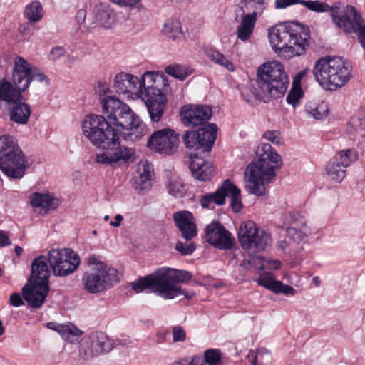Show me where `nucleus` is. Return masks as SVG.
I'll return each mask as SVG.
<instances>
[{"label":"nucleus","mask_w":365,"mask_h":365,"mask_svg":"<svg viewBox=\"0 0 365 365\" xmlns=\"http://www.w3.org/2000/svg\"><path fill=\"white\" fill-rule=\"evenodd\" d=\"M272 49L284 59L304 54L310 39L309 29L299 22L279 24L269 29Z\"/></svg>","instance_id":"2"},{"label":"nucleus","mask_w":365,"mask_h":365,"mask_svg":"<svg viewBox=\"0 0 365 365\" xmlns=\"http://www.w3.org/2000/svg\"><path fill=\"white\" fill-rule=\"evenodd\" d=\"M175 248L181 254V255H190L194 252L195 250V245L192 242L187 244L178 241Z\"/></svg>","instance_id":"53"},{"label":"nucleus","mask_w":365,"mask_h":365,"mask_svg":"<svg viewBox=\"0 0 365 365\" xmlns=\"http://www.w3.org/2000/svg\"><path fill=\"white\" fill-rule=\"evenodd\" d=\"M351 128L348 130L350 133H359L365 130V119L354 116L349 122Z\"/></svg>","instance_id":"51"},{"label":"nucleus","mask_w":365,"mask_h":365,"mask_svg":"<svg viewBox=\"0 0 365 365\" xmlns=\"http://www.w3.org/2000/svg\"><path fill=\"white\" fill-rule=\"evenodd\" d=\"M96 162L103 165H109L115 163L113 160V155L110 150H107V152H104L101 154H98L96 155Z\"/></svg>","instance_id":"57"},{"label":"nucleus","mask_w":365,"mask_h":365,"mask_svg":"<svg viewBox=\"0 0 365 365\" xmlns=\"http://www.w3.org/2000/svg\"><path fill=\"white\" fill-rule=\"evenodd\" d=\"M17 146V140L14 136L8 134L0 135V156Z\"/></svg>","instance_id":"46"},{"label":"nucleus","mask_w":365,"mask_h":365,"mask_svg":"<svg viewBox=\"0 0 365 365\" xmlns=\"http://www.w3.org/2000/svg\"><path fill=\"white\" fill-rule=\"evenodd\" d=\"M83 135L96 146L103 148L110 137L120 130L110 125L103 115H88L82 122Z\"/></svg>","instance_id":"7"},{"label":"nucleus","mask_w":365,"mask_h":365,"mask_svg":"<svg viewBox=\"0 0 365 365\" xmlns=\"http://www.w3.org/2000/svg\"><path fill=\"white\" fill-rule=\"evenodd\" d=\"M226 184L227 185L225 186V197L230 198V207L237 213L242 207L240 190L228 179L226 180Z\"/></svg>","instance_id":"35"},{"label":"nucleus","mask_w":365,"mask_h":365,"mask_svg":"<svg viewBox=\"0 0 365 365\" xmlns=\"http://www.w3.org/2000/svg\"><path fill=\"white\" fill-rule=\"evenodd\" d=\"M162 32L168 38H172L173 40H176L182 34L180 21L175 19H170L166 20L164 24Z\"/></svg>","instance_id":"37"},{"label":"nucleus","mask_w":365,"mask_h":365,"mask_svg":"<svg viewBox=\"0 0 365 365\" xmlns=\"http://www.w3.org/2000/svg\"><path fill=\"white\" fill-rule=\"evenodd\" d=\"M9 304L13 307H20L24 304V301L19 293L15 292L10 296Z\"/></svg>","instance_id":"63"},{"label":"nucleus","mask_w":365,"mask_h":365,"mask_svg":"<svg viewBox=\"0 0 365 365\" xmlns=\"http://www.w3.org/2000/svg\"><path fill=\"white\" fill-rule=\"evenodd\" d=\"M167 269L173 270V271H175L177 272H181L182 275L184 276L183 279L182 280H180V279L174 280V285H175V288H177V289H178V294H176L174 297V298L181 296V295H184V297L186 299H191L195 295V293L193 292H186V291L183 290L181 288V287L179 285V284L180 283H185V282H189L192 278V274L190 272L186 271V270H180V269H172V268H168Z\"/></svg>","instance_id":"40"},{"label":"nucleus","mask_w":365,"mask_h":365,"mask_svg":"<svg viewBox=\"0 0 365 365\" xmlns=\"http://www.w3.org/2000/svg\"><path fill=\"white\" fill-rule=\"evenodd\" d=\"M173 220L184 239L190 240L197 235V226L193 215L190 212L186 210L176 212L173 215Z\"/></svg>","instance_id":"24"},{"label":"nucleus","mask_w":365,"mask_h":365,"mask_svg":"<svg viewBox=\"0 0 365 365\" xmlns=\"http://www.w3.org/2000/svg\"><path fill=\"white\" fill-rule=\"evenodd\" d=\"M142 100L146 105L151 121L153 123H158L161 120L166 108V96L163 93Z\"/></svg>","instance_id":"28"},{"label":"nucleus","mask_w":365,"mask_h":365,"mask_svg":"<svg viewBox=\"0 0 365 365\" xmlns=\"http://www.w3.org/2000/svg\"><path fill=\"white\" fill-rule=\"evenodd\" d=\"M179 135L169 128L158 130L150 136L147 146L150 150L160 155H171L178 150Z\"/></svg>","instance_id":"12"},{"label":"nucleus","mask_w":365,"mask_h":365,"mask_svg":"<svg viewBox=\"0 0 365 365\" xmlns=\"http://www.w3.org/2000/svg\"><path fill=\"white\" fill-rule=\"evenodd\" d=\"M262 136L267 140L277 145H280L284 143L281 133L279 130H267Z\"/></svg>","instance_id":"52"},{"label":"nucleus","mask_w":365,"mask_h":365,"mask_svg":"<svg viewBox=\"0 0 365 365\" xmlns=\"http://www.w3.org/2000/svg\"><path fill=\"white\" fill-rule=\"evenodd\" d=\"M358 158L355 149L339 151L327 164L326 173L332 180L341 182L346 176V168Z\"/></svg>","instance_id":"15"},{"label":"nucleus","mask_w":365,"mask_h":365,"mask_svg":"<svg viewBox=\"0 0 365 365\" xmlns=\"http://www.w3.org/2000/svg\"><path fill=\"white\" fill-rule=\"evenodd\" d=\"M28 166L26 157L19 146L0 156V170L10 178L21 179L23 178Z\"/></svg>","instance_id":"13"},{"label":"nucleus","mask_w":365,"mask_h":365,"mask_svg":"<svg viewBox=\"0 0 365 365\" xmlns=\"http://www.w3.org/2000/svg\"><path fill=\"white\" fill-rule=\"evenodd\" d=\"M245 1V10L247 11L245 14L257 19V16H261L267 7V5L263 4V3L255 2L252 0Z\"/></svg>","instance_id":"45"},{"label":"nucleus","mask_w":365,"mask_h":365,"mask_svg":"<svg viewBox=\"0 0 365 365\" xmlns=\"http://www.w3.org/2000/svg\"><path fill=\"white\" fill-rule=\"evenodd\" d=\"M103 113L112 126L125 129L126 140L135 141L145 135L146 125L133 112L130 108L118 98L110 96L101 98Z\"/></svg>","instance_id":"4"},{"label":"nucleus","mask_w":365,"mask_h":365,"mask_svg":"<svg viewBox=\"0 0 365 365\" xmlns=\"http://www.w3.org/2000/svg\"><path fill=\"white\" fill-rule=\"evenodd\" d=\"M211 108L207 106L186 105L181 108L182 122L186 126L204 125L211 118Z\"/></svg>","instance_id":"19"},{"label":"nucleus","mask_w":365,"mask_h":365,"mask_svg":"<svg viewBox=\"0 0 365 365\" xmlns=\"http://www.w3.org/2000/svg\"><path fill=\"white\" fill-rule=\"evenodd\" d=\"M88 264L95 266L91 271H108L109 268L104 262H101L99 257L96 255L91 256L88 259Z\"/></svg>","instance_id":"55"},{"label":"nucleus","mask_w":365,"mask_h":365,"mask_svg":"<svg viewBox=\"0 0 365 365\" xmlns=\"http://www.w3.org/2000/svg\"><path fill=\"white\" fill-rule=\"evenodd\" d=\"M258 160L250 163L245 173V187L250 194L264 195V184L270 182L282 165L279 155L269 143H260L256 150Z\"/></svg>","instance_id":"1"},{"label":"nucleus","mask_w":365,"mask_h":365,"mask_svg":"<svg viewBox=\"0 0 365 365\" xmlns=\"http://www.w3.org/2000/svg\"><path fill=\"white\" fill-rule=\"evenodd\" d=\"M328 107L324 103L319 104L309 103L306 105V112L314 119L320 120L328 114Z\"/></svg>","instance_id":"42"},{"label":"nucleus","mask_w":365,"mask_h":365,"mask_svg":"<svg viewBox=\"0 0 365 365\" xmlns=\"http://www.w3.org/2000/svg\"><path fill=\"white\" fill-rule=\"evenodd\" d=\"M166 73L180 81L185 80L190 74L189 69L180 64L169 65L165 68Z\"/></svg>","instance_id":"44"},{"label":"nucleus","mask_w":365,"mask_h":365,"mask_svg":"<svg viewBox=\"0 0 365 365\" xmlns=\"http://www.w3.org/2000/svg\"><path fill=\"white\" fill-rule=\"evenodd\" d=\"M114 342L105 333L96 331L86 336L79 346V354L84 359H90L103 352H108L114 347Z\"/></svg>","instance_id":"14"},{"label":"nucleus","mask_w":365,"mask_h":365,"mask_svg":"<svg viewBox=\"0 0 365 365\" xmlns=\"http://www.w3.org/2000/svg\"><path fill=\"white\" fill-rule=\"evenodd\" d=\"M289 83L284 66L274 61L259 67L256 86H252L251 91L256 98L268 103L272 99L284 96Z\"/></svg>","instance_id":"3"},{"label":"nucleus","mask_w":365,"mask_h":365,"mask_svg":"<svg viewBox=\"0 0 365 365\" xmlns=\"http://www.w3.org/2000/svg\"><path fill=\"white\" fill-rule=\"evenodd\" d=\"M140 86V79L130 73H118L114 78L113 88L118 93H136Z\"/></svg>","instance_id":"26"},{"label":"nucleus","mask_w":365,"mask_h":365,"mask_svg":"<svg viewBox=\"0 0 365 365\" xmlns=\"http://www.w3.org/2000/svg\"><path fill=\"white\" fill-rule=\"evenodd\" d=\"M257 284L275 294H284L285 295H294L296 290L291 286L283 284L282 282L274 279L271 273L261 274L257 279Z\"/></svg>","instance_id":"29"},{"label":"nucleus","mask_w":365,"mask_h":365,"mask_svg":"<svg viewBox=\"0 0 365 365\" xmlns=\"http://www.w3.org/2000/svg\"><path fill=\"white\" fill-rule=\"evenodd\" d=\"M286 221L290 225L289 226L306 227L304 218L296 211L289 212L286 215Z\"/></svg>","instance_id":"50"},{"label":"nucleus","mask_w":365,"mask_h":365,"mask_svg":"<svg viewBox=\"0 0 365 365\" xmlns=\"http://www.w3.org/2000/svg\"><path fill=\"white\" fill-rule=\"evenodd\" d=\"M207 56L210 60L221 66H223L229 71H233L235 70L233 63L219 51L212 49L208 50L207 51Z\"/></svg>","instance_id":"41"},{"label":"nucleus","mask_w":365,"mask_h":365,"mask_svg":"<svg viewBox=\"0 0 365 365\" xmlns=\"http://www.w3.org/2000/svg\"><path fill=\"white\" fill-rule=\"evenodd\" d=\"M14 68L16 71V80L19 84L23 83L24 88L27 89L32 81L46 82V85L49 84V79L38 68L21 56H16L14 58Z\"/></svg>","instance_id":"17"},{"label":"nucleus","mask_w":365,"mask_h":365,"mask_svg":"<svg viewBox=\"0 0 365 365\" xmlns=\"http://www.w3.org/2000/svg\"><path fill=\"white\" fill-rule=\"evenodd\" d=\"M24 16L30 22L36 23L39 21L43 16L41 4L38 1H32L26 6Z\"/></svg>","instance_id":"38"},{"label":"nucleus","mask_w":365,"mask_h":365,"mask_svg":"<svg viewBox=\"0 0 365 365\" xmlns=\"http://www.w3.org/2000/svg\"><path fill=\"white\" fill-rule=\"evenodd\" d=\"M207 242L220 250H230L232 247L235 240L231 233L218 222H212L205 228Z\"/></svg>","instance_id":"18"},{"label":"nucleus","mask_w":365,"mask_h":365,"mask_svg":"<svg viewBox=\"0 0 365 365\" xmlns=\"http://www.w3.org/2000/svg\"><path fill=\"white\" fill-rule=\"evenodd\" d=\"M140 86H138V91L140 93L141 99L163 93L161 87L165 85L162 76L152 71L145 72L140 80Z\"/></svg>","instance_id":"22"},{"label":"nucleus","mask_w":365,"mask_h":365,"mask_svg":"<svg viewBox=\"0 0 365 365\" xmlns=\"http://www.w3.org/2000/svg\"><path fill=\"white\" fill-rule=\"evenodd\" d=\"M96 22L102 27L110 28L115 21V12L109 4L99 1L93 8Z\"/></svg>","instance_id":"30"},{"label":"nucleus","mask_w":365,"mask_h":365,"mask_svg":"<svg viewBox=\"0 0 365 365\" xmlns=\"http://www.w3.org/2000/svg\"><path fill=\"white\" fill-rule=\"evenodd\" d=\"M331 19L339 28L348 34L356 33L357 36L361 30L365 22L360 14L352 6H347L344 8V12H340V6L337 5L332 11Z\"/></svg>","instance_id":"16"},{"label":"nucleus","mask_w":365,"mask_h":365,"mask_svg":"<svg viewBox=\"0 0 365 365\" xmlns=\"http://www.w3.org/2000/svg\"><path fill=\"white\" fill-rule=\"evenodd\" d=\"M302 96L303 93L301 87L299 86H292V88L287 96L286 101L294 108L299 104Z\"/></svg>","instance_id":"49"},{"label":"nucleus","mask_w":365,"mask_h":365,"mask_svg":"<svg viewBox=\"0 0 365 365\" xmlns=\"http://www.w3.org/2000/svg\"><path fill=\"white\" fill-rule=\"evenodd\" d=\"M278 247L279 248L284 251V252H292L294 251V249L293 248V243L287 237L284 240H279L278 242Z\"/></svg>","instance_id":"62"},{"label":"nucleus","mask_w":365,"mask_h":365,"mask_svg":"<svg viewBox=\"0 0 365 365\" xmlns=\"http://www.w3.org/2000/svg\"><path fill=\"white\" fill-rule=\"evenodd\" d=\"M265 354V355L269 358L270 352L264 349H258L256 352L254 351H250L247 355V359L250 362H251L253 365H258L259 364V358L262 356V355Z\"/></svg>","instance_id":"54"},{"label":"nucleus","mask_w":365,"mask_h":365,"mask_svg":"<svg viewBox=\"0 0 365 365\" xmlns=\"http://www.w3.org/2000/svg\"><path fill=\"white\" fill-rule=\"evenodd\" d=\"M120 131L113 136L110 137L108 145L102 149L111 151L113 160L115 163H127L129 160H133L135 156V150L123 145L120 142Z\"/></svg>","instance_id":"23"},{"label":"nucleus","mask_w":365,"mask_h":365,"mask_svg":"<svg viewBox=\"0 0 365 365\" xmlns=\"http://www.w3.org/2000/svg\"><path fill=\"white\" fill-rule=\"evenodd\" d=\"M31 204L34 207H39L47 211L58 207L59 200L48 194L35 192L31 196Z\"/></svg>","instance_id":"34"},{"label":"nucleus","mask_w":365,"mask_h":365,"mask_svg":"<svg viewBox=\"0 0 365 365\" xmlns=\"http://www.w3.org/2000/svg\"><path fill=\"white\" fill-rule=\"evenodd\" d=\"M226 180L214 192L204 195L200 200L201 206L204 208L214 209L215 205L221 206L225 203Z\"/></svg>","instance_id":"32"},{"label":"nucleus","mask_w":365,"mask_h":365,"mask_svg":"<svg viewBox=\"0 0 365 365\" xmlns=\"http://www.w3.org/2000/svg\"><path fill=\"white\" fill-rule=\"evenodd\" d=\"M49 265L55 276L66 277L78 267L79 256L70 248L52 249L48 253Z\"/></svg>","instance_id":"9"},{"label":"nucleus","mask_w":365,"mask_h":365,"mask_svg":"<svg viewBox=\"0 0 365 365\" xmlns=\"http://www.w3.org/2000/svg\"><path fill=\"white\" fill-rule=\"evenodd\" d=\"M217 130L215 124L204 125L197 131L187 130L183 135V143L187 148L193 149L198 154L208 153L216 140Z\"/></svg>","instance_id":"10"},{"label":"nucleus","mask_w":365,"mask_h":365,"mask_svg":"<svg viewBox=\"0 0 365 365\" xmlns=\"http://www.w3.org/2000/svg\"><path fill=\"white\" fill-rule=\"evenodd\" d=\"M66 53V49L63 46H57L53 47L49 54V58L51 61H57L63 57Z\"/></svg>","instance_id":"60"},{"label":"nucleus","mask_w":365,"mask_h":365,"mask_svg":"<svg viewBox=\"0 0 365 365\" xmlns=\"http://www.w3.org/2000/svg\"><path fill=\"white\" fill-rule=\"evenodd\" d=\"M12 81L13 83L5 78L0 81V110L3 107L2 102H4L5 108H6L23 99L22 92L26 88H24L23 83L20 84L17 83L14 68H13Z\"/></svg>","instance_id":"20"},{"label":"nucleus","mask_w":365,"mask_h":365,"mask_svg":"<svg viewBox=\"0 0 365 365\" xmlns=\"http://www.w3.org/2000/svg\"><path fill=\"white\" fill-rule=\"evenodd\" d=\"M238 240L244 250L254 252L263 251L272 242L269 233L251 220L242 223L238 231Z\"/></svg>","instance_id":"8"},{"label":"nucleus","mask_w":365,"mask_h":365,"mask_svg":"<svg viewBox=\"0 0 365 365\" xmlns=\"http://www.w3.org/2000/svg\"><path fill=\"white\" fill-rule=\"evenodd\" d=\"M190 168L193 177L200 181L209 180L214 173L212 163L199 156L198 153L190 154Z\"/></svg>","instance_id":"25"},{"label":"nucleus","mask_w":365,"mask_h":365,"mask_svg":"<svg viewBox=\"0 0 365 365\" xmlns=\"http://www.w3.org/2000/svg\"><path fill=\"white\" fill-rule=\"evenodd\" d=\"M119 281L118 270L109 267L108 271H88L82 277L84 289L90 294L100 293Z\"/></svg>","instance_id":"11"},{"label":"nucleus","mask_w":365,"mask_h":365,"mask_svg":"<svg viewBox=\"0 0 365 365\" xmlns=\"http://www.w3.org/2000/svg\"><path fill=\"white\" fill-rule=\"evenodd\" d=\"M113 3L120 6H133L138 4L140 0H110Z\"/></svg>","instance_id":"64"},{"label":"nucleus","mask_w":365,"mask_h":365,"mask_svg":"<svg viewBox=\"0 0 365 365\" xmlns=\"http://www.w3.org/2000/svg\"><path fill=\"white\" fill-rule=\"evenodd\" d=\"M300 4L306 7L308 10L316 13L330 12L332 17V11L336 8L337 5L329 6L328 4L319 0H302Z\"/></svg>","instance_id":"36"},{"label":"nucleus","mask_w":365,"mask_h":365,"mask_svg":"<svg viewBox=\"0 0 365 365\" xmlns=\"http://www.w3.org/2000/svg\"><path fill=\"white\" fill-rule=\"evenodd\" d=\"M306 227L289 226L287 229V237L293 244H298L306 238Z\"/></svg>","instance_id":"43"},{"label":"nucleus","mask_w":365,"mask_h":365,"mask_svg":"<svg viewBox=\"0 0 365 365\" xmlns=\"http://www.w3.org/2000/svg\"><path fill=\"white\" fill-rule=\"evenodd\" d=\"M173 342H182L186 339V332L180 326H176L173 328Z\"/></svg>","instance_id":"58"},{"label":"nucleus","mask_w":365,"mask_h":365,"mask_svg":"<svg viewBox=\"0 0 365 365\" xmlns=\"http://www.w3.org/2000/svg\"><path fill=\"white\" fill-rule=\"evenodd\" d=\"M10 120L18 124H26L31 115V108L29 104L20 101L14 105L5 108Z\"/></svg>","instance_id":"31"},{"label":"nucleus","mask_w":365,"mask_h":365,"mask_svg":"<svg viewBox=\"0 0 365 365\" xmlns=\"http://www.w3.org/2000/svg\"><path fill=\"white\" fill-rule=\"evenodd\" d=\"M68 324H57L56 322H49L47 324V327L50 329L57 331L62 338L66 335L67 330H68Z\"/></svg>","instance_id":"59"},{"label":"nucleus","mask_w":365,"mask_h":365,"mask_svg":"<svg viewBox=\"0 0 365 365\" xmlns=\"http://www.w3.org/2000/svg\"><path fill=\"white\" fill-rule=\"evenodd\" d=\"M166 187L169 195L175 198L183 197L186 194L185 185L180 178H171Z\"/></svg>","instance_id":"39"},{"label":"nucleus","mask_w":365,"mask_h":365,"mask_svg":"<svg viewBox=\"0 0 365 365\" xmlns=\"http://www.w3.org/2000/svg\"><path fill=\"white\" fill-rule=\"evenodd\" d=\"M81 331L72 325H70L68 330H67L66 335L63 336V339L71 343H75L78 341V336L81 335Z\"/></svg>","instance_id":"56"},{"label":"nucleus","mask_w":365,"mask_h":365,"mask_svg":"<svg viewBox=\"0 0 365 365\" xmlns=\"http://www.w3.org/2000/svg\"><path fill=\"white\" fill-rule=\"evenodd\" d=\"M48 262V257L43 255L35 258L31 264V274L28 282L48 284L50 270Z\"/></svg>","instance_id":"27"},{"label":"nucleus","mask_w":365,"mask_h":365,"mask_svg":"<svg viewBox=\"0 0 365 365\" xmlns=\"http://www.w3.org/2000/svg\"><path fill=\"white\" fill-rule=\"evenodd\" d=\"M302 0H275V7L277 9H285L288 6L300 4Z\"/></svg>","instance_id":"61"},{"label":"nucleus","mask_w":365,"mask_h":365,"mask_svg":"<svg viewBox=\"0 0 365 365\" xmlns=\"http://www.w3.org/2000/svg\"><path fill=\"white\" fill-rule=\"evenodd\" d=\"M167 269L168 267L160 268L152 274L133 282L132 289L135 292L140 293L145 289L151 288L165 299H174L178 293V289L174 285V280H182L184 276L181 272Z\"/></svg>","instance_id":"6"},{"label":"nucleus","mask_w":365,"mask_h":365,"mask_svg":"<svg viewBox=\"0 0 365 365\" xmlns=\"http://www.w3.org/2000/svg\"><path fill=\"white\" fill-rule=\"evenodd\" d=\"M139 178L143 182L151 180L153 173V165L148 160L141 161L138 166Z\"/></svg>","instance_id":"47"},{"label":"nucleus","mask_w":365,"mask_h":365,"mask_svg":"<svg viewBox=\"0 0 365 365\" xmlns=\"http://www.w3.org/2000/svg\"><path fill=\"white\" fill-rule=\"evenodd\" d=\"M256 21L257 19L243 13L241 16L240 24L237 27V38L243 41H248L253 34Z\"/></svg>","instance_id":"33"},{"label":"nucleus","mask_w":365,"mask_h":365,"mask_svg":"<svg viewBox=\"0 0 365 365\" xmlns=\"http://www.w3.org/2000/svg\"><path fill=\"white\" fill-rule=\"evenodd\" d=\"M201 359H202L201 357ZM205 365H221V354L216 349H208L205 351L204 360L202 359Z\"/></svg>","instance_id":"48"},{"label":"nucleus","mask_w":365,"mask_h":365,"mask_svg":"<svg viewBox=\"0 0 365 365\" xmlns=\"http://www.w3.org/2000/svg\"><path fill=\"white\" fill-rule=\"evenodd\" d=\"M49 292L47 284L28 282L22 288L24 299L33 308H39L44 303Z\"/></svg>","instance_id":"21"},{"label":"nucleus","mask_w":365,"mask_h":365,"mask_svg":"<svg viewBox=\"0 0 365 365\" xmlns=\"http://www.w3.org/2000/svg\"><path fill=\"white\" fill-rule=\"evenodd\" d=\"M351 71L349 63L339 56L318 59L312 70L316 81L327 91H336L343 87L349 81Z\"/></svg>","instance_id":"5"}]
</instances>
